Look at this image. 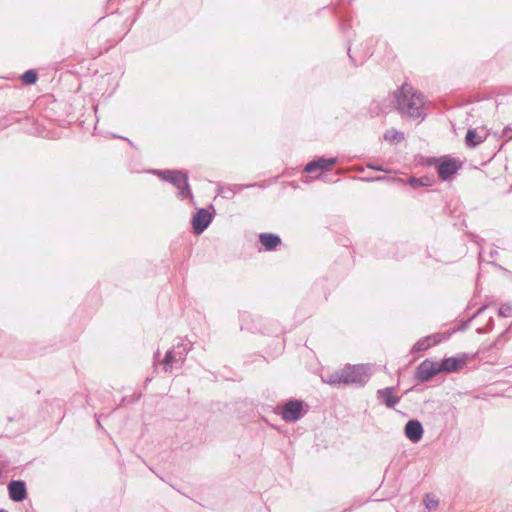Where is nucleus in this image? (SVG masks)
<instances>
[{
  "mask_svg": "<svg viewBox=\"0 0 512 512\" xmlns=\"http://www.w3.org/2000/svg\"><path fill=\"white\" fill-rule=\"evenodd\" d=\"M385 179H386V177H377V178H375V180H377V181H382V180H385Z\"/></svg>",
  "mask_w": 512,
  "mask_h": 512,
  "instance_id": "obj_23",
  "label": "nucleus"
},
{
  "mask_svg": "<svg viewBox=\"0 0 512 512\" xmlns=\"http://www.w3.org/2000/svg\"><path fill=\"white\" fill-rule=\"evenodd\" d=\"M405 436L413 443H418L424 434V429L420 421L409 420L404 428Z\"/></svg>",
  "mask_w": 512,
  "mask_h": 512,
  "instance_id": "obj_8",
  "label": "nucleus"
},
{
  "mask_svg": "<svg viewBox=\"0 0 512 512\" xmlns=\"http://www.w3.org/2000/svg\"><path fill=\"white\" fill-rule=\"evenodd\" d=\"M212 214L207 209H199L192 217V227L195 234L199 235L209 226Z\"/></svg>",
  "mask_w": 512,
  "mask_h": 512,
  "instance_id": "obj_6",
  "label": "nucleus"
},
{
  "mask_svg": "<svg viewBox=\"0 0 512 512\" xmlns=\"http://www.w3.org/2000/svg\"><path fill=\"white\" fill-rule=\"evenodd\" d=\"M424 505L428 510H433L438 507L439 500L434 494H426L424 497Z\"/></svg>",
  "mask_w": 512,
  "mask_h": 512,
  "instance_id": "obj_18",
  "label": "nucleus"
},
{
  "mask_svg": "<svg viewBox=\"0 0 512 512\" xmlns=\"http://www.w3.org/2000/svg\"><path fill=\"white\" fill-rule=\"evenodd\" d=\"M384 139L391 143L400 142L404 139V134L395 129H390L385 132Z\"/></svg>",
  "mask_w": 512,
  "mask_h": 512,
  "instance_id": "obj_17",
  "label": "nucleus"
},
{
  "mask_svg": "<svg viewBox=\"0 0 512 512\" xmlns=\"http://www.w3.org/2000/svg\"><path fill=\"white\" fill-rule=\"evenodd\" d=\"M376 397L388 408H394L400 402V397L395 394L394 387H386L377 390Z\"/></svg>",
  "mask_w": 512,
  "mask_h": 512,
  "instance_id": "obj_10",
  "label": "nucleus"
},
{
  "mask_svg": "<svg viewBox=\"0 0 512 512\" xmlns=\"http://www.w3.org/2000/svg\"><path fill=\"white\" fill-rule=\"evenodd\" d=\"M155 173L161 179L170 182L178 189V197L181 200L193 198L190 187L188 185V176L186 173L174 170L155 171Z\"/></svg>",
  "mask_w": 512,
  "mask_h": 512,
  "instance_id": "obj_3",
  "label": "nucleus"
},
{
  "mask_svg": "<svg viewBox=\"0 0 512 512\" xmlns=\"http://www.w3.org/2000/svg\"><path fill=\"white\" fill-rule=\"evenodd\" d=\"M337 162L336 158H318L305 167V171L313 173L317 170H330L331 167Z\"/></svg>",
  "mask_w": 512,
  "mask_h": 512,
  "instance_id": "obj_12",
  "label": "nucleus"
},
{
  "mask_svg": "<svg viewBox=\"0 0 512 512\" xmlns=\"http://www.w3.org/2000/svg\"><path fill=\"white\" fill-rule=\"evenodd\" d=\"M465 142L467 146L475 147L483 142V137L476 130L469 129L466 133Z\"/></svg>",
  "mask_w": 512,
  "mask_h": 512,
  "instance_id": "obj_16",
  "label": "nucleus"
},
{
  "mask_svg": "<svg viewBox=\"0 0 512 512\" xmlns=\"http://www.w3.org/2000/svg\"><path fill=\"white\" fill-rule=\"evenodd\" d=\"M512 314V308L509 305H503L498 309V316L500 317H510Z\"/></svg>",
  "mask_w": 512,
  "mask_h": 512,
  "instance_id": "obj_20",
  "label": "nucleus"
},
{
  "mask_svg": "<svg viewBox=\"0 0 512 512\" xmlns=\"http://www.w3.org/2000/svg\"><path fill=\"white\" fill-rule=\"evenodd\" d=\"M467 360L468 358L465 354L456 357L445 358L440 362L441 372H458L466 366Z\"/></svg>",
  "mask_w": 512,
  "mask_h": 512,
  "instance_id": "obj_7",
  "label": "nucleus"
},
{
  "mask_svg": "<svg viewBox=\"0 0 512 512\" xmlns=\"http://www.w3.org/2000/svg\"><path fill=\"white\" fill-rule=\"evenodd\" d=\"M409 182L412 185H414V186H421V185H423V182L421 180L413 178V177L409 179Z\"/></svg>",
  "mask_w": 512,
  "mask_h": 512,
  "instance_id": "obj_21",
  "label": "nucleus"
},
{
  "mask_svg": "<svg viewBox=\"0 0 512 512\" xmlns=\"http://www.w3.org/2000/svg\"><path fill=\"white\" fill-rule=\"evenodd\" d=\"M438 341L439 339H437L436 335L424 337L413 345L412 352L417 353L427 350L429 347L435 345Z\"/></svg>",
  "mask_w": 512,
  "mask_h": 512,
  "instance_id": "obj_15",
  "label": "nucleus"
},
{
  "mask_svg": "<svg viewBox=\"0 0 512 512\" xmlns=\"http://www.w3.org/2000/svg\"><path fill=\"white\" fill-rule=\"evenodd\" d=\"M8 494L11 500L21 502L27 497V489L24 481L13 480L8 484Z\"/></svg>",
  "mask_w": 512,
  "mask_h": 512,
  "instance_id": "obj_9",
  "label": "nucleus"
},
{
  "mask_svg": "<svg viewBox=\"0 0 512 512\" xmlns=\"http://www.w3.org/2000/svg\"><path fill=\"white\" fill-rule=\"evenodd\" d=\"M440 362L426 359L419 364L416 370V378L421 382L429 381L441 372Z\"/></svg>",
  "mask_w": 512,
  "mask_h": 512,
  "instance_id": "obj_4",
  "label": "nucleus"
},
{
  "mask_svg": "<svg viewBox=\"0 0 512 512\" xmlns=\"http://www.w3.org/2000/svg\"><path fill=\"white\" fill-rule=\"evenodd\" d=\"M389 100L402 116L415 120H423L426 116L423 95L408 84H403L389 95Z\"/></svg>",
  "mask_w": 512,
  "mask_h": 512,
  "instance_id": "obj_1",
  "label": "nucleus"
},
{
  "mask_svg": "<svg viewBox=\"0 0 512 512\" xmlns=\"http://www.w3.org/2000/svg\"><path fill=\"white\" fill-rule=\"evenodd\" d=\"M368 167L371 168V169L377 170V171H385V172H387L386 169H384V168H382L380 166H377V165L368 164Z\"/></svg>",
  "mask_w": 512,
  "mask_h": 512,
  "instance_id": "obj_22",
  "label": "nucleus"
},
{
  "mask_svg": "<svg viewBox=\"0 0 512 512\" xmlns=\"http://www.w3.org/2000/svg\"><path fill=\"white\" fill-rule=\"evenodd\" d=\"M188 350L185 346H183V351H174L173 349L168 350L163 359L164 371L171 372L172 371V363L176 361L184 362L186 354Z\"/></svg>",
  "mask_w": 512,
  "mask_h": 512,
  "instance_id": "obj_11",
  "label": "nucleus"
},
{
  "mask_svg": "<svg viewBox=\"0 0 512 512\" xmlns=\"http://www.w3.org/2000/svg\"><path fill=\"white\" fill-rule=\"evenodd\" d=\"M286 422H296L303 416V403L299 400H290L282 407L280 412Z\"/></svg>",
  "mask_w": 512,
  "mask_h": 512,
  "instance_id": "obj_5",
  "label": "nucleus"
},
{
  "mask_svg": "<svg viewBox=\"0 0 512 512\" xmlns=\"http://www.w3.org/2000/svg\"><path fill=\"white\" fill-rule=\"evenodd\" d=\"M259 240L262 246L266 250H273L275 249L281 242V239L279 236L272 234V233H262L259 235Z\"/></svg>",
  "mask_w": 512,
  "mask_h": 512,
  "instance_id": "obj_14",
  "label": "nucleus"
},
{
  "mask_svg": "<svg viewBox=\"0 0 512 512\" xmlns=\"http://www.w3.org/2000/svg\"><path fill=\"white\" fill-rule=\"evenodd\" d=\"M370 364L346 365L342 369L323 377V382L332 385H358L364 386L371 377Z\"/></svg>",
  "mask_w": 512,
  "mask_h": 512,
  "instance_id": "obj_2",
  "label": "nucleus"
},
{
  "mask_svg": "<svg viewBox=\"0 0 512 512\" xmlns=\"http://www.w3.org/2000/svg\"><path fill=\"white\" fill-rule=\"evenodd\" d=\"M460 168V165L458 164L457 161L455 160H446V161H443L441 162L439 165H438V174H439V177L442 179V180H447L450 178V176H452L453 174H455L458 169Z\"/></svg>",
  "mask_w": 512,
  "mask_h": 512,
  "instance_id": "obj_13",
  "label": "nucleus"
},
{
  "mask_svg": "<svg viewBox=\"0 0 512 512\" xmlns=\"http://www.w3.org/2000/svg\"><path fill=\"white\" fill-rule=\"evenodd\" d=\"M0 512H8V511L3 508H0Z\"/></svg>",
  "mask_w": 512,
  "mask_h": 512,
  "instance_id": "obj_24",
  "label": "nucleus"
},
{
  "mask_svg": "<svg viewBox=\"0 0 512 512\" xmlns=\"http://www.w3.org/2000/svg\"><path fill=\"white\" fill-rule=\"evenodd\" d=\"M37 78V73L34 70H28L22 75V80L26 84H34Z\"/></svg>",
  "mask_w": 512,
  "mask_h": 512,
  "instance_id": "obj_19",
  "label": "nucleus"
}]
</instances>
